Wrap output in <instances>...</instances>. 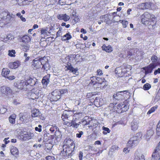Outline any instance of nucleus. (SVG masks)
I'll list each match as a JSON object with an SVG mask.
<instances>
[{
  "label": "nucleus",
  "mask_w": 160,
  "mask_h": 160,
  "mask_svg": "<svg viewBox=\"0 0 160 160\" xmlns=\"http://www.w3.org/2000/svg\"><path fill=\"white\" fill-rule=\"evenodd\" d=\"M70 145L64 144L63 146V150L60 154L64 158H70L74 153L75 144L72 142Z\"/></svg>",
  "instance_id": "nucleus-1"
},
{
  "label": "nucleus",
  "mask_w": 160,
  "mask_h": 160,
  "mask_svg": "<svg viewBox=\"0 0 160 160\" xmlns=\"http://www.w3.org/2000/svg\"><path fill=\"white\" fill-rule=\"evenodd\" d=\"M124 104L122 103L118 104L117 106L114 105V104L113 103H111L109 106L106 108V111H108L109 112H106V114H108L109 113H112V112L116 111L118 113H122V106Z\"/></svg>",
  "instance_id": "nucleus-2"
},
{
  "label": "nucleus",
  "mask_w": 160,
  "mask_h": 160,
  "mask_svg": "<svg viewBox=\"0 0 160 160\" xmlns=\"http://www.w3.org/2000/svg\"><path fill=\"white\" fill-rule=\"evenodd\" d=\"M92 84L94 82V81H93L92 80H96L97 81H95V83H93V85H95L96 84H98V86H100L101 89H102L106 88L107 85H106L105 82H104V79L103 78H101L100 77H97L96 76H93L91 78Z\"/></svg>",
  "instance_id": "nucleus-3"
},
{
  "label": "nucleus",
  "mask_w": 160,
  "mask_h": 160,
  "mask_svg": "<svg viewBox=\"0 0 160 160\" xmlns=\"http://www.w3.org/2000/svg\"><path fill=\"white\" fill-rule=\"evenodd\" d=\"M12 17L9 13L3 9H0V20L3 19L7 23L9 22Z\"/></svg>",
  "instance_id": "nucleus-4"
},
{
  "label": "nucleus",
  "mask_w": 160,
  "mask_h": 160,
  "mask_svg": "<svg viewBox=\"0 0 160 160\" xmlns=\"http://www.w3.org/2000/svg\"><path fill=\"white\" fill-rule=\"evenodd\" d=\"M45 58H36L33 60L32 62V66L34 69H38L41 67L42 64H43Z\"/></svg>",
  "instance_id": "nucleus-5"
},
{
  "label": "nucleus",
  "mask_w": 160,
  "mask_h": 160,
  "mask_svg": "<svg viewBox=\"0 0 160 160\" xmlns=\"http://www.w3.org/2000/svg\"><path fill=\"white\" fill-rule=\"evenodd\" d=\"M43 96L42 92L39 90H37L35 91L34 90H32L30 95L31 98L33 100L39 99L40 100L41 98Z\"/></svg>",
  "instance_id": "nucleus-6"
},
{
  "label": "nucleus",
  "mask_w": 160,
  "mask_h": 160,
  "mask_svg": "<svg viewBox=\"0 0 160 160\" xmlns=\"http://www.w3.org/2000/svg\"><path fill=\"white\" fill-rule=\"evenodd\" d=\"M160 159V142L158 143V146L157 147L154 152L152 155V160H159Z\"/></svg>",
  "instance_id": "nucleus-7"
},
{
  "label": "nucleus",
  "mask_w": 160,
  "mask_h": 160,
  "mask_svg": "<svg viewBox=\"0 0 160 160\" xmlns=\"http://www.w3.org/2000/svg\"><path fill=\"white\" fill-rule=\"evenodd\" d=\"M139 142V140L137 139L136 137H133L130 138L128 142V144L129 147L133 148L136 146Z\"/></svg>",
  "instance_id": "nucleus-8"
},
{
  "label": "nucleus",
  "mask_w": 160,
  "mask_h": 160,
  "mask_svg": "<svg viewBox=\"0 0 160 160\" xmlns=\"http://www.w3.org/2000/svg\"><path fill=\"white\" fill-rule=\"evenodd\" d=\"M51 98L53 101H57L61 98L60 93L59 90H55L52 93Z\"/></svg>",
  "instance_id": "nucleus-9"
},
{
  "label": "nucleus",
  "mask_w": 160,
  "mask_h": 160,
  "mask_svg": "<svg viewBox=\"0 0 160 160\" xmlns=\"http://www.w3.org/2000/svg\"><path fill=\"white\" fill-rule=\"evenodd\" d=\"M152 3L151 2H146L139 5V8L141 9H152L151 6Z\"/></svg>",
  "instance_id": "nucleus-10"
},
{
  "label": "nucleus",
  "mask_w": 160,
  "mask_h": 160,
  "mask_svg": "<svg viewBox=\"0 0 160 160\" xmlns=\"http://www.w3.org/2000/svg\"><path fill=\"white\" fill-rule=\"evenodd\" d=\"M156 65L155 63H151L147 67H144L143 69L145 70V74L152 72L153 69H154Z\"/></svg>",
  "instance_id": "nucleus-11"
},
{
  "label": "nucleus",
  "mask_w": 160,
  "mask_h": 160,
  "mask_svg": "<svg viewBox=\"0 0 160 160\" xmlns=\"http://www.w3.org/2000/svg\"><path fill=\"white\" fill-rule=\"evenodd\" d=\"M67 69L69 70L70 72L73 73L74 74L77 75L78 74V69L77 68H74L71 65L70 63H68L66 66Z\"/></svg>",
  "instance_id": "nucleus-12"
},
{
  "label": "nucleus",
  "mask_w": 160,
  "mask_h": 160,
  "mask_svg": "<svg viewBox=\"0 0 160 160\" xmlns=\"http://www.w3.org/2000/svg\"><path fill=\"white\" fill-rule=\"evenodd\" d=\"M37 79L35 78H32L30 77H28L26 80L28 85H29L31 86L35 85L37 83Z\"/></svg>",
  "instance_id": "nucleus-13"
},
{
  "label": "nucleus",
  "mask_w": 160,
  "mask_h": 160,
  "mask_svg": "<svg viewBox=\"0 0 160 160\" xmlns=\"http://www.w3.org/2000/svg\"><path fill=\"white\" fill-rule=\"evenodd\" d=\"M28 85L26 80H22L18 86V88L21 89L26 90L27 88Z\"/></svg>",
  "instance_id": "nucleus-14"
},
{
  "label": "nucleus",
  "mask_w": 160,
  "mask_h": 160,
  "mask_svg": "<svg viewBox=\"0 0 160 160\" xmlns=\"http://www.w3.org/2000/svg\"><path fill=\"white\" fill-rule=\"evenodd\" d=\"M57 18L59 20H63L65 22H67L70 19V17L66 15V14L58 15Z\"/></svg>",
  "instance_id": "nucleus-15"
},
{
  "label": "nucleus",
  "mask_w": 160,
  "mask_h": 160,
  "mask_svg": "<svg viewBox=\"0 0 160 160\" xmlns=\"http://www.w3.org/2000/svg\"><path fill=\"white\" fill-rule=\"evenodd\" d=\"M0 91L3 93H11L12 92V90L10 88L5 86H2L0 88Z\"/></svg>",
  "instance_id": "nucleus-16"
},
{
  "label": "nucleus",
  "mask_w": 160,
  "mask_h": 160,
  "mask_svg": "<svg viewBox=\"0 0 160 160\" xmlns=\"http://www.w3.org/2000/svg\"><path fill=\"white\" fill-rule=\"evenodd\" d=\"M50 74H48L43 77L42 82L43 85L46 86L50 82Z\"/></svg>",
  "instance_id": "nucleus-17"
},
{
  "label": "nucleus",
  "mask_w": 160,
  "mask_h": 160,
  "mask_svg": "<svg viewBox=\"0 0 160 160\" xmlns=\"http://www.w3.org/2000/svg\"><path fill=\"white\" fill-rule=\"evenodd\" d=\"M138 121L136 120H134L132 121L131 123V129L132 130L134 131L137 129L138 127Z\"/></svg>",
  "instance_id": "nucleus-18"
},
{
  "label": "nucleus",
  "mask_w": 160,
  "mask_h": 160,
  "mask_svg": "<svg viewBox=\"0 0 160 160\" xmlns=\"http://www.w3.org/2000/svg\"><path fill=\"white\" fill-rule=\"evenodd\" d=\"M150 13L147 12H145L142 15L141 18L142 23H145V19H144V18H146V21H148L149 19H150Z\"/></svg>",
  "instance_id": "nucleus-19"
},
{
  "label": "nucleus",
  "mask_w": 160,
  "mask_h": 160,
  "mask_svg": "<svg viewBox=\"0 0 160 160\" xmlns=\"http://www.w3.org/2000/svg\"><path fill=\"white\" fill-rule=\"evenodd\" d=\"M31 116L32 117H39L41 115V113L38 109H35L31 111Z\"/></svg>",
  "instance_id": "nucleus-20"
},
{
  "label": "nucleus",
  "mask_w": 160,
  "mask_h": 160,
  "mask_svg": "<svg viewBox=\"0 0 160 160\" xmlns=\"http://www.w3.org/2000/svg\"><path fill=\"white\" fill-rule=\"evenodd\" d=\"M11 152L13 156L17 157L18 155V150L17 148L14 147H12L11 148Z\"/></svg>",
  "instance_id": "nucleus-21"
},
{
  "label": "nucleus",
  "mask_w": 160,
  "mask_h": 160,
  "mask_svg": "<svg viewBox=\"0 0 160 160\" xmlns=\"http://www.w3.org/2000/svg\"><path fill=\"white\" fill-rule=\"evenodd\" d=\"M19 64V61H16L13 62L9 63L8 66L10 68H16L18 67Z\"/></svg>",
  "instance_id": "nucleus-22"
},
{
  "label": "nucleus",
  "mask_w": 160,
  "mask_h": 160,
  "mask_svg": "<svg viewBox=\"0 0 160 160\" xmlns=\"http://www.w3.org/2000/svg\"><path fill=\"white\" fill-rule=\"evenodd\" d=\"M19 120L22 122V123H27L28 122L27 117L26 115H24L23 113H20L19 114Z\"/></svg>",
  "instance_id": "nucleus-23"
},
{
  "label": "nucleus",
  "mask_w": 160,
  "mask_h": 160,
  "mask_svg": "<svg viewBox=\"0 0 160 160\" xmlns=\"http://www.w3.org/2000/svg\"><path fill=\"white\" fill-rule=\"evenodd\" d=\"M10 71L7 68H3L2 70V75L4 77L6 78L9 74Z\"/></svg>",
  "instance_id": "nucleus-24"
},
{
  "label": "nucleus",
  "mask_w": 160,
  "mask_h": 160,
  "mask_svg": "<svg viewBox=\"0 0 160 160\" xmlns=\"http://www.w3.org/2000/svg\"><path fill=\"white\" fill-rule=\"evenodd\" d=\"M123 95L122 94H120V93H119L118 92H117L116 94H114L113 95V97L114 98H115L116 99L118 100H126V99H124V98L123 96Z\"/></svg>",
  "instance_id": "nucleus-25"
},
{
  "label": "nucleus",
  "mask_w": 160,
  "mask_h": 160,
  "mask_svg": "<svg viewBox=\"0 0 160 160\" xmlns=\"http://www.w3.org/2000/svg\"><path fill=\"white\" fill-rule=\"evenodd\" d=\"M42 65H43L42 68L44 70L47 71L50 68V66L49 64V63L47 61H45L44 60L43 61V62Z\"/></svg>",
  "instance_id": "nucleus-26"
},
{
  "label": "nucleus",
  "mask_w": 160,
  "mask_h": 160,
  "mask_svg": "<svg viewBox=\"0 0 160 160\" xmlns=\"http://www.w3.org/2000/svg\"><path fill=\"white\" fill-rule=\"evenodd\" d=\"M118 92L120 93V94L123 95L124 99H126L129 97V93L127 90Z\"/></svg>",
  "instance_id": "nucleus-27"
},
{
  "label": "nucleus",
  "mask_w": 160,
  "mask_h": 160,
  "mask_svg": "<svg viewBox=\"0 0 160 160\" xmlns=\"http://www.w3.org/2000/svg\"><path fill=\"white\" fill-rule=\"evenodd\" d=\"M102 49L108 52H111L113 50L112 47L110 45L104 46V45H103L102 46Z\"/></svg>",
  "instance_id": "nucleus-28"
},
{
  "label": "nucleus",
  "mask_w": 160,
  "mask_h": 160,
  "mask_svg": "<svg viewBox=\"0 0 160 160\" xmlns=\"http://www.w3.org/2000/svg\"><path fill=\"white\" fill-rule=\"evenodd\" d=\"M16 117V115L15 114L11 115L9 118L10 122L12 124H15V119Z\"/></svg>",
  "instance_id": "nucleus-29"
},
{
  "label": "nucleus",
  "mask_w": 160,
  "mask_h": 160,
  "mask_svg": "<svg viewBox=\"0 0 160 160\" xmlns=\"http://www.w3.org/2000/svg\"><path fill=\"white\" fill-rule=\"evenodd\" d=\"M22 40L23 42L28 43L31 41V38L29 36L25 35L22 37Z\"/></svg>",
  "instance_id": "nucleus-30"
},
{
  "label": "nucleus",
  "mask_w": 160,
  "mask_h": 160,
  "mask_svg": "<svg viewBox=\"0 0 160 160\" xmlns=\"http://www.w3.org/2000/svg\"><path fill=\"white\" fill-rule=\"evenodd\" d=\"M33 135L32 133L28 132L23 137L22 139L24 141H26L27 139H30L32 138Z\"/></svg>",
  "instance_id": "nucleus-31"
},
{
  "label": "nucleus",
  "mask_w": 160,
  "mask_h": 160,
  "mask_svg": "<svg viewBox=\"0 0 160 160\" xmlns=\"http://www.w3.org/2000/svg\"><path fill=\"white\" fill-rule=\"evenodd\" d=\"M134 160H144V156L142 154L136 155Z\"/></svg>",
  "instance_id": "nucleus-32"
},
{
  "label": "nucleus",
  "mask_w": 160,
  "mask_h": 160,
  "mask_svg": "<svg viewBox=\"0 0 160 160\" xmlns=\"http://www.w3.org/2000/svg\"><path fill=\"white\" fill-rule=\"evenodd\" d=\"M72 37V36L69 33H67L63 36L62 40V41L68 40L71 39Z\"/></svg>",
  "instance_id": "nucleus-33"
},
{
  "label": "nucleus",
  "mask_w": 160,
  "mask_h": 160,
  "mask_svg": "<svg viewBox=\"0 0 160 160\" xmlns=\"http://www.w3.org/2000/svg\"><path fill=\"white\" fill-rule=\"evenodd\" d=\"M22 49L24 52H26L28 51L30 48V45L28 44L25 45L24 44H22Z\"/></svg>",
  "instance_id": "nucleus-34"
},
{
  "label": "nucleus",
  "mask_w": 160,
  "mask_h": 160,
  "mask_svg": "<svg viewBox=\"0 0 160 160\" xmlns=\"http://www.w3.org/2000/svg\"><path fill=\"white\" fill-rule=\"evenodd\" d=\"M153 134V132L152 130L150 129L147 131L146 135V137L147 138H148L149 137L152 135Z\"/></svg>",
  "instance_id": "nucleus-35"
},
{
  "label": "nucleus",
  "mask_w": 160,
  "mask_h": 160,
  "mask_svg": "<svg viewBox=\"0 0 160 160\" xmlns=\"http://www.w3.org/2000/svg\"><path fill=\"white\" fill-rule=\"evenodd\" d=\"M151 88V85L148 83H146L143 85V89L145 90H149Z\"/></svg>",
  "instance_id": "nucleus-36"
},
{
  "label": "nucleus",
  "mask_w": 160,
  "mask_h": 160,
  "mask_svg": "<svg viewBox=\"0 0 160 160\" xmlns=\"http://www.w3.org/2000/svg\"><path fill=\"white\" fill-rule=\"evenodd\" d=\"M157 106H154L151 108L147 112V114H150L154 112L155 110L157 109Z\"/></svg>",
  "instance_id": "nucleus-37"
},
{
  "label": "nucleus",
  "mask_w": 160,
  "mask_h": 160,
  "mask_svg": "<svg viewBox=\"0 0 160 160\" xmlns=\"http://www.w3.org/2000/svg\"><path fill=\"white\" fill-rule=\"evenodd\" d=\"M102 129L104 130L102 133L104 134H106L107 133H109L110 132V130L108 128L103 127L102 128Z\"/></svg>",
  "instance_id": "nucleus-38"
},
{
  "label": "nucleus",
  "mask_w": 160,
  "mask_h": 160,
  "mask_svg": "<svg viewBox=\"0 0 160 160\" xmlns=\"http://www.w3.org/2000/svg\"><path fill=\"white\" fill-rule=\"evenodd\" d=\"M0 40L4 42H7L8 40L7 35H2L0 37Z\"/></svg>",
  "instance_id": "nucleus-39"
},
{
  "label": "nucleus",
  "mask_w": 160,
  "mask_h": 160,
  "mask_svg": "<svg viewBox=\"0 0 160 160\" xmlns=\"http://www.w3.org/2000/svg\"><path fill=\"white\" fill-rule=\"evenodd\" d=\"M106 16V15H104V16H102L100 17V19H101V21H98V24H100L104 20V22H106L107 24H108L107 21H106V19H105V16Z\"/></svg>",
  "instance_id": "nucleus-40"
},
{
  "label": "nucleus",
  "mask_w": 160,
  "mask_h": 160,
  "mask_svg": "<svg viewBox=\"0 0 160 160\" xmlns=\"http://www.w3.org/2000/svg\"><path fill=\"white\" fill-rule=\"evenodd\" d=\"M156 131L157 135L159 136L160 135V123H158L157 125Z\"/></svg>",
  "instance_id": "nucleus-41"
},
{
  "label": "nucleus",
  "mask_w": 160,
  "mask_h": 160,
  "mask_svg": "<svg viewBox=\"0 0 160 160\" xmlns=\"http://www.w3.org/2000/svg\"><path fill=\"white\" fill-rule=\"evenodd\" d=\"M15 53V51L14 50H9L8 51V55L12 57H14Z\"/></svg>",
  "instance_id": "nucleus-42"
},
{
  "label": "nucleus",
  "mask_w": 160,
  "mask_h": 160,
  "mask_svg": "<svg viewBox=\"0 0 160 160\" xmlns=\"http://www.w3.org/2000/svg\"><path fill=\"white\" fill-rule=\"evenodd\" d=\"M142 136V134L141 132H140L137 133L134 137H136L137 139L139 141H140V140L141 139Z\"/></svg>",
  "instance_id": "nucleus-43"
},
{
  "label": "nucleus",
  "mask_w": 160,
  "mask_h": 160,
  "mask_svg": "<svg viewBox=\"0 0 160 160\" xmlns=\"http://www.w3.org/2000/svg\"><path fill=\"white\" fill-rule=\"evenodd\" d=\"M151 59L153 62H156L158 60V57L155 55H153L151 58Z\"/></svg>",
  "instance_id": "nucleus-44"
},
{
  "label": "nucleus",
  "mask_w": 160,
  "mask_h": 160,
  "mask_svg": "<svg viewBox=\"0 0 160 160\" xmlns=\"http://www.w3.org/2000/svg\"><path fill=\"white\" fill-rule=\"evenodd\" d=\"M69 117L68 116V115L66 113L65 111L63 112V114L62 115V118L63 119L64 118L68 119Z\"/></svg>",
  "instance_id": "nucleus-45"
},
{
  "label": "nucleus",
  "mask_w": 160,
  "mask_h": 160,
  "mask_svg": "<svg viewBox=\"0 0 160 160\" xmlns=\"http://www.w3.org/2000/svg\"><path fill=\"white\" fill-rule=\"evenodd\" d=\"M54 157L51 156H48L45 157V160H55Z\"/></svg>",
  "instance_id": "nucleus-46"
},
{
  "label": "nucleus",
  "mask_w": 160,
  "mask_h": 160,
  "mask_svg": "<svg viewBox=\"0 0 160 160\" xmlns=\"http://www.w3.org/2000/svg\"><path fill=\"white\" fill-rule=\"evenodd\" d=\"M160 99V92H158L154 98L155 100L158 101Z\"/></svg>",
  "instance_id": "nucleus-47"
},
{
  "label": "nucleus",
  "mask_w": 160,
  "mask_h": 160,
  "mask_svg": "<svg viewBox=\"0 0 160 160\" xmlns=\"http://www.w3.org/2000/svg\"><path fill=\"white\" fill-rule=\"evenodd\" d=\"M118 148V147L116 145H114L112 146L111 148V150L112 152H113L114 150H117Z\"/></svg>",
  "instance_id": "nucleus-48"
},
{
  "label": "nucleus",
  "mask_w": 160,
  "mask_h": 160,
  "mask_svg": "<svg viewBox=\"0 0 160 160\" xmlns=\"http://www.w3.org/2000/svg\"><path fill=\"white\" fill-rule=\"evenodd\" d=\"M102 99H100L98 100L96 99L94 101L95 103L98 102V104L99 105V106L102 105L103 104V102H102Z\"/></svg>",
  "instance_id": "nucleus-49"
},
{
  "label": "nucleus",
  "mask_w": 160,
  "mask_h": 160,
  "mask_svg": "<svg viewBox=\"0 0 160 160\" xmlns=\"http://www.w3.org/2000/svg\"><path fill=\"white\" fill-rule=\"evenodd\" d=\"M41 127L42 126L39 125H38V127L35 128V130L37 131H38L39 132H41L42 131Z\"/></svg>",
  "instance_id": "nucleus-50"
},
{
  "label": "nucleus",
  "mask_w": 160,
  "mask_h": 160,
  "mask_svg": "<svg viewBox=\"0 0 160 160\" xmlns=\"http://www.w3.org/2000/svg\"><path fill=\"white\" fill-rule=\"evenodd\" d=\"M63 121L64 122L63 123L64 125H67L68 127H71L72 126V124H71V122H69L68 121H64L63 120Z\"/></svg>",
  "instance_id": "nucleus-51"
},
{
  "label": "nucleus",
  "mask_w": 160,
  "mask_h": 160,
  "mask_svg": "<svg viewBox=\"0 0 160 160\" xmlns=\"http://www.w3.org/2000/svg\"><path fill=\"white\" fill-rule=\"evenodd\" d=\"M128 106L126 105H124L123 107L122 108V112H125L128 110Z\"/></svg>",
  "instance_id": "nucleus-52"
},
{
  "label": "nucleus",
  "mask_w": 160,
  "mask_h": 160,
  "mask_svg": "<svg viewBox=\"0 0 160 160\" xmlns=\"http://www.w3.org/2000/svg\"><path fill=\"white\" fill-rule=\"evenodd\" d=\"M24 56L25 58L24 60L25 62L28 61L29 60L30 57H29L27 56V53H25L24 54Z\"/></svg>",
  "instance_id": "nucleus-53"
},
{
  "label": "nucleus",
  "mask_w": 160,
  "mask_h": 160,
  "mask_svg": "<svg viewBox=\"0 0 160 160\" xmlns=\"http://www.w3.org/2000/svg\"><path fill=\"white\" fill-rule=\"evenodd\" d=\"M83 134V132L81 131L79 132V133H77L76 134V137L78 138H80L81 137V136Z\"/></svg>",
  "instance_id": "nucleus-54"
},
{
  "label": "nucleus",
  "mask_w": 160,
  "mask_h": 160,
  "mask_svg": "<svg viewBox=\"0 0 160 160\" xmlns=\"http://www.w3.org/2000/svg\"><path fill=\"white\" fill-rule=\"evenodd\" d=\"M41 33L42 34L46 35L47 34V30L44 29H42L41 30Z\"/></svg>",
  "instance_id": "nucleus-55"
},
{
  "label": "nucleus",
  "mask_w": 160,
  "mask_h": 160,
  "mask_svg": "<svg viewBox=\"0 0 160 160\" xmlns=\"http://www.w3.org/2000/svg\"><path fill=\"white\" fill-rule=\"evenodd\" d=\"M6 78L9 80H12L15 78V77L14 76H9L8 75Z\"/></svg>",
  "instance_id": "nucleus-56"
},
{
  "label": "nucleus",
  "mask_w": 160,
  "mask_h": 160,
  "mask_svg": "<svg viewBox=\"0 0 160 160\" xmlns=\"http://www.w3.org/2000/svg\"><path fill=\"white\" fill-rule=\"evenodd\" d=\"M128 23L127 21H122V24L123 27L125 28L127 27V25L128 24Z\"/></svg>",
  "instance_id": "nucleus-57"
},
{
  "label": "nucleus",
  "mask_w": 160,
  "mask_h": 160,
  "mask_svg": "<svg viewBox=\"0 0 160 160\" xmlns=\"http://www.w3.org/2000/svg\"><path fill=\"white\" fill-rule=\"evenodd\" d=\"M81 123V122H79L78 123H75V124H74V125L73 126H72V127L74 128H77L79 127L80 124Z\"/></svg>",
  "instance_id": "nucleus-58"
},
{
  "label": "nucleus",
  "mask_w": 160,
  "mask_h": 160,
  "mask_svg": "<svg viewBox=\"0 0 160 160\" xmlns=\"http://www.w3.org/2000/svg\"><path fill=\"white\" fill-rule=\"evenodd\" d=\"M8 40H10L14 39L13 37L11 34H8L7 35Z\"/></svg>",
  "instance_id": "nucleus-59"
},
{
  "label": "nucleus",
  "mask_w": 160,
  "mask_h": 160,
  "mask_svg": "<svg viewBox=\"0 0 160 160\" xmlns=\"http://www.w3.org/2000/svg\"><path fill=\"white\" fill-rule=\"evenodd\" d=\"M59 90V93H60V95L61 94L64 93L66 92H67V90L65 89H62L61 90Z\"/></svg>",
  "instance_id": "nucleus-60"
},
{
  "label": "nucleus",
  "mask_w": 160,
  "mask_h": 160,
  "mask_svg": "<svg viewBox=\"0 0 160 160\" xmlns=\"http://www.w3.org/2000/svg\"><path fill=\"white\" fill-rule=\"evenodd\" d=\"M97 75H99L100 76H101L103 74L102 70L100 69L98 70H97Z\"/></svg>",
  "instance_id": "nucleus-61"
},
{
  "label": "nucleus",
  "mask_w": 160,
  "mask_h": 160,
  "mask_svg": "<svg viewBox=\"0 0 160 160\" xmlns=\"http://www.w3.org/2000/svg\"><path fill=\"white\" fill-rule=\"evenodd\" d=\"M83 157V153L80 152L79 154V157L80 160H82V157Z\"/></svg>",
  "instance_id": "nucleus-62"
},
{
  "label": "nucleus",
  "mask_w": 160,
  "mask_h": 160,
  "mask_svg": "<svg viewBox=\"0 0 160 160\" xmlns=\"http://www.w3.org/2000/svg\"><path fill=\"white\" fill-rule=\"evenodd\" d=\"M77 118H76L75 119H73L72 120V121L71 122V124H72V126H73L74 124H75V123H77L76 122V119Z\"/></svg>",
  "instance_id": "nucleus-63"
},
{
  "label": "nucleus",
  "mask_w": 160,
  "mask_h": 160,
  "mask_svg": "<svg viewBox=\"0 0 160 160\" xmlns=\"http://www.w3.org/2000/svg\"><path fill=\"white\" fill-rule=\"evenodd\" d=\"M160 73V68H158V69L156 70L154 72V74L156 75L157 73Z\"/></svg>",
  "instance_id": "nucleus-64"
}]
</instances>
